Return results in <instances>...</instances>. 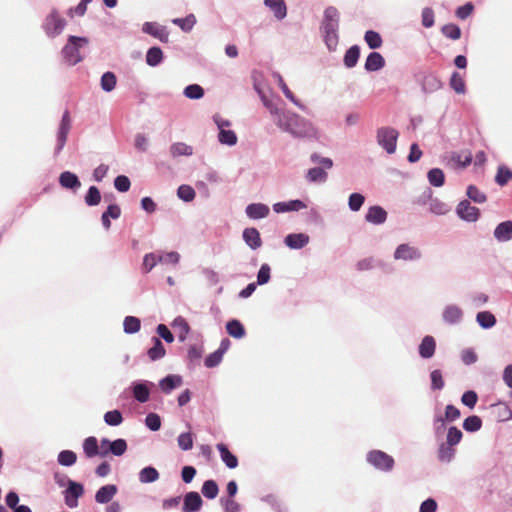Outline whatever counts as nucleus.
<instances>
[{
  "label": "nucleus",
  "mask_w": 512,
  "mask_h": 512,
  "mask_svg": "<svg viewBox=\"0 0 512 512\" xmlns=\"http://www.w3.org/2000/svg\"><path fill=\"white\" fill-rule=\"evenodd\" d=\"M325 43L330 51L338 45L339 12L335 7H327L324 12Z\"/></svg>",
  "instance_id": "f257e3e1"
},
{
  "label": "nucleus",
  "mask_w": 512,
  "mask_h": 512,
  "mask_svg": "<svg viewBox=\"0 0 512 512\" xmlns=\"http://www.w3.org/2000/svg\"><path fill=\"white\" fill-rule=\"evenodd\" d=\"M398 137L399 132L393 127L383 126L376 131L377 144L388 154L395 153Z\"/></svg>",
  "instance_id": "f03ea898"
},
{
  "label": "nucleus",
  "mask_w": 512,
  "mask_h": 512,
  "mask_svg": "<svg viewBox=\"0 0 512 512\" xmlns=\"http://www.w3.org/2000/svg\"><path fill=\"white\" fill-rule=\"evenodd\" d=\"M367 462L375 469L390 472L394 468V459L392 456L381 450H371L366 456Z\"/></svg>",
  "instance_id": "7ed1b4c3"
},
{
  "label": "nucleus",
  "mask_w": 512,
  "mask_h": 512,
  "mask_svg": "<svg viewBox=\"0 0 512 512\" xmlns=\"http://www.w3.org/2000/svg\"><path fill=\"white\" fill-rule=\"evenodd\" d=\"M87 39L70 36L68 43L64 46L62 54L66 62L70 65H75L81 61L82 57L79 53V48L82 44H86Z\"/></svg>",
  "instance_id": "20e7f679"
},
{
  "label": "nucleus",
  "mask_w": 512,
  "mask_h": 512,
  "mask_svg": "<svg viewBox=\"0 0 512 512\" xmlns=\"http://www.w3.org/2000/svg\"><path fill=\"white\" fill-rule=\"evenodd\" d=\"M393 257L395 260L418 261L422 258V252L416 246L403 243L396 247Z\"/></svg>",
  "instance_id": "39448f33"
},
{
  "label": "nucleus",
  "mask_w": 512,
  "mask_h": 512,
  "mask_svg": "<svg viewBox=\"0 0 512 512\" xmlns=\"http://www.w3.org/2000/svg\"><path fill=\"white\" fill-rule=\"evenodd\" d=\"M65 24V20L56 11H52L45 19L44 29L49 36H56L62 32Z\"/></svg>",
  "instance_id": "423d86ee"
},
{
  "label": "nucleus",
  "mask_w": 512,
  "mask_h": 512,
  "mask_svg": "<svg viewBox=\"0 0 512 512\" xmlns=\"http://www.w3.org/2000/svg\"><path fill=\"white\" fill-rule=\"evenodd\" d=\"M84 493L83 485L72 480H68V488L64 492L65 503L74 508L78 505V498Z\"/></svg>",
  "instance_id": "0eeeda50"
},
{
  "label": "nucleus",
  "mask_w": 512,
  "mask_h": 512,
  "mask_svg": "<svg viewBox=\"0 0 512 512\" xmlns=\"http://www.w3.org/2000/svg\"><path fill=\"white\" fill-rule=\"evenodd\" d=\"M456 213L464 221L475 222L480 216V211L472 206L468 200L461 201L456 208Z\"/></svg>",
  "instance_id": "6e6552de"
},
{
  "label": "nucleus",
  "mask_w": 512,
  "mask_h": 512,
  "mask_svg": "<svg viewBox=\"0 0 512 512\" xmlns=\"http://www.w3.org/2000/svg\"><path fill=\"white\" fill-rule=\"evenodd\" d=\"M70 129H71L70 113H69V111L66 110L62 115L61 123H60L58 133H57L58 144L56 147V153H59L63 149V147L67 141V136H68Z\"/></svg>",
  "instance_id": "1a4fd4ad"
},
{
  "label": "nucleus",
  "mask_w": 512,
  "mask_h": 512,
  "mask_svg": "<svg viewBox=\"0 0 512 512\" xmlns=\"http://www.w3.org/2000/svg\"><path fill=\"white\" fill-rule=\"evenodd\" d=\"M142 31L147 33L157 39H159L163 43H167L169 41V33L166 27L161 26L154 22H146L143 24Z\"/></svg>",
  "instance_id": "9d476101"
},
{
  "label": "nucleus",
  "mask_w": 512,
  "mask_h": 512,
  "mask_svg": "<svg viewBox=\"0 0 512 512\" xmlns=\"http://www.w3.org/2000/svg\"><path fill=\"white\" fill-rule=\"evenodd\" d=\"M443 321L448 324H457L463 318V311L455 304L447 305L442 312Z\"/></svg>",
  "instance_id": "9b49d317"
},
{
  "label": "nucleus",
  "mask_w": 512,
  "mask_h": 512,
  "mask_svg": "<svg viewBox=\"0 0 512 512\" xmlns=\"http://www.w3.org/2000/svg\"><path fill=\"white\" fill-rule=\"evenodd\" d=\"M118 488L114 484H107L98 489L95 494V501L99 504L109 503L117 494Z\"/></svg>",
  "instance_id": "f8f14e48"
},
{
  "label": "nucleus",
  "mask_w": 512,
  "mask_h": 512,
  "mask_svg": "<svg viewBox=\"0 0 512 512\" xmlns=\"http://www.w3.org/2000/svg\"><path fill=\"white\" fill-rule=\"evenodd\" d=\"M386 219L387 212L378 205L371 206L365 215V220L374 225H381Z\"/></svg>",
  "instance_id": "ddd939ff"
},
{
  "label": "nucleus",
  "mask_w": 512,
  "mask_h": 512,
  "mask_svg": "<svg viewBox=\"0 0 512 512\" xmlns=\"http://www.w3.org/2000/svg\"><path fill=\"white\" fill-rule=\"evenodd\" d=\"M202 498L197 492H189L184 497L183 512H196L202 506Z\"/></svg>",
  "instance_id": "4468645a"
},
{
  "label": "nucleus",
  "mask_w": 512,
  "mask_h": 512,
  "mask_svg": "<svg viewBox=\"0 0 512 512\" xmlns=\"http://www.w3.org/2000/svg\"><path fill=\"white\" fill-rule=\"evenodd\" d=\"M308 242H309V236L305 233L288 234L284 239V243L290 249H301L304 246H306L308 244Z\"/></svg>",
  "instance_id": "2eb2a0df"
},
{
  "label": "nucleus",
  "mask_w": 512,
  "mask_h": 512,
  "mask_svg": "<svg viewBox=\"0 0 512 512\" xmlns=\"http://www.w3.org/2000/svg\"><path fill=\"white\" fill-rule=\"evenodd\" d=\"M384 66V57L378 52H371L366 58L364 68L368 72H374L381 70Z\"/></svg>",
  "instance_id": "dca6fc26"
},
{
  "label": "nucleus",
  "mask_w": 512,
  "mask_h": 512,
  "mask_svg": "<svg viewBox=\"0 0 512 512\" xmlns=\"http://www.w3.org/2000/svg\"><path fill=\"white\" fill-rule=\"evenodd\" d=\"M494 237L499 242H507L512 239V221H504L497 225Z\"/></svg>",
  "instance_id": "f3484780"
},
{
  "label": "nucleus",
  "mask_w": 512,
  "mask_h": 512,
  "mask_svg": "<svg viewBox=\"0 0 512 512\" xmlns=\"http://www.w3.org/2000/svg\"><path fill=\"white\" fill-rule=\"evenodd\" d=\"M435 349H436V341L435 339L430 336V335H427L425 336L420 345H419V355L424 358V359H429L431 357H433L434 353H435Z\"/></svg>",
  "instance_id": "a211bd4d"
},
{
  "label": "nucleus",
  "mask_w": 512,
  "mask_h": 512,
  "mask_svg": "<svg viewBox=\"0 0 512 512\" xmlns=\"http://www.w3.org/2000/svg\"><path fill=\"white\" fill-rule=\"evenodd\" d=\"M456 454V448L446 442H441L437 451V458L442 463H450Z\"/></svg>",
  "instance_id": "6ab92c4d"
},
{
  "label": "nucleus",
  "mask_w": 512,
  "mask_h": 512,
  "mask_svg": "<svg viewBox=\"0 0 512 512\" xmlns=\"http://www.w3.org/2000/svg\"><path fill=\"white\" fill-rule=\"evenodd\" d=\"M421 86L425 93H433L442 87V82L436 75L430 73L423 76Z\"/></svg>",
  "instance_id": "aec40b11"
},
{
  "label": "nucleus",
  "mask_w": 512,
  "mask_h": 512,
  "mask_svg": "<svg viewBox=\"0 0 512 512\" xmlns=\"http://www.w3.org/2000/svg\"><path fill=\"white\" fill-rule=\"evenodd\" d=\"M243 239L253 250L258 249L262 245L260 233L256 228H246L243 231Z\"/></svg>",
  "instance_id": "412c9836"
},
{
  "label": "nucleus",
  "mask_w": 512,
  "mask_h": 512,
  "mask_svg": "<svg viewBox=\"0 0 512 512\" xmlns=\"http://www.w3.org/2000/svg\"><path fill=\"white\" fill-rule=\"evenodd\" d=\"M269 211V207L262 203H253L246 207V214L251 219L265 218L268 216Z\"/></svg>",
  "instance_id": "4be33fe9"
},
{
  "label": "nucleus",
  "mask_w": 512,
  "mask_h": 512,
  "mask_svg": "<svg viewBox=\"0 0 512 512\" xmlns=\"http://www.w3.org/2000/svg\"><path fill=\"white\" fill-rule=\"evenodd\" d=\"M216 448L220 453L222 461L226 464L228 468L234 469L238 466L237 457L229 451L228 447L225 444L218 443L216 445Z\"/></svg>",
  "instance_id": "5701e85b"
},
{
  "label": "nucleus",
  "mask_w": 512,
  "mask_h": 512,
  "mask_svg": "<svg viewBox=\"0 0 512 512\" xmlns=\"http://www.w3.org/2000/svg\"><path fill=\"white\" fill-rule=\"evenodd\" d=\"M306 208V205L300 200H291L288 202H278L273 205L276 213H283L288 211H299Z\"/></svg>",
  "instance_id": "b1692460"
},
{
  "label": "nucleus",
  "mask_w": 512,
  "mask_h": 512,
  "mask_svg": "<svg viewBox=\"0 0 512 512\" xmlns=\"http://www.w3.org/2000/svg\"><path fill=\"white\" fill-rule=\"evenodd\" d=\"M182 377L179 375H168L159 382V387L164 393H170L173 389L182 385Z\"/></svg>",
  "instance_id": "393cba45"
},
{
  "label": "nucleus",
  "mask_w": 512,
  "mask_h": 512,
  "mask_svg": "<svg viewBox=\"0 0 512 512\" xmlns=\"http://www.w3.org/2000/svg\"><path fill=\"white\" fill-rule=\"evenodd\" d=\"M264 3L278 20H282L286 17L287 7L283 0H265Z\"/></svg>",
  "instance_id": "a878e982"
},
{
  "label": "nucleus",
  "mask_w": 512,
  "mask_h": 512,
  "mask_svg": "<svg viewBox=\"0 0 512 512\" xmlns=\"http://www.w3.org/2000/svg\"><path fill=\"white\" fill-rule=\"evenodd\" d=\"M153 346L148 349L147 355L151 361H156L158 359H161L165 356V348L162 344L161 340L157 337L152 338Z\"/></svg>",
  "instance_id": "bb28decb"
},
{
  "label": "nucleus",
  "mask_w": 512,
  "mask_h": 512,
  "mask_svg": "<svg viewBox=\"0 0 512 512\" xmlns=\"http://www.w3.org/2000/svg\"><path fill=\"white\" fill-rule=\"evenodd\" d=\"M360 57V47L358 45L351 46L344 55V65L346 68H353L358 63Z\"/></svg>",
  "instance_id": "cd10ccee"
},
{
  "label": "nucleus",
  "mask_w": 512,
  "mask_h": 512,
  "mask_svg": "<svg viewBox=\"0 0 512 512\" xmlns=\"http://www.w3.org/2000/svg\"><path fill=\"white\" fill-rule=\"evenodd\" d=\"M59 183L62 187L67 189H74L80 187L81 183L78 177L69 171L61 173L59 177Z\"/></svg>",
  "instance_id": "c85d7f7f"
},
{
  "label": "nucleus",
  "mask_w": 512,
  "mask_h": 512,
  "mask_svg": "<svg viewBox=\"0 0 512 512\" xmlns=\"http://www.w3.org/2000/svg\"><path fill=\"white\" fill-rule=\"evenodd\" d=\"M83 450H84L85 455L88 458H92V457H95L97 455L100 456L98 441L93 436H90V437H88V438H86L84 440V442H83Z\"/></svg>",
  "instance_id": "c756f323"
},
{
  "label": "nucleus",
  "mask_w": 512,
  "mask_h": 512,
  "mask_svg": "<svg viewBox=\"0 0 512 512\" xmlns=\"http://www.w3.org/2000/svg\"><path fill=\"white\" fill-rule=\"evenodd\" d=\"M431 195H432V191L429 190V197H430L429 210H430V212L433 214H436V215L446 214L449 211L448 205L446 203L442 202L441 200H439L438 198H432Z\"/></svg>",
  "instance_id": "7c9ffc66"
},
{
  "label": "nucleus",
  "mask_w": 512,
  "mask_h": 512,
  "mask_svg": "<svg viewBox=\"0 0 512 512\" xmlns=\"http://www.w3.org/2000/svg\"><path fill=\"white\" fill-rule=\"evenodd\" d=\"M476 321L484 329L492 328L496 324L495 316L489 311L478 312Z\"/></svg>",
  "instance_id": "2f4dec72"
},
{
  "label": "nucleus",
  "mask_w": 512,
  "mask_h": 512,
  "mask_svg": "<svg viewBox=\"0 0 512 512\" xmlns=\"http://www.w3.org/2000/svg\"><path fill=\"white\" fill-rule=\"evenodd\" d=\"M227 333L234 338H242L245 335V328L239 320L233 319L226 324Z\"/></svg>",
  "instance_id": "473e14b6"
},
{
  "label": "nucleus",
  "mask_w": 512,
  "mask_h": 512,
  "mask_svg": "<svg viewBox=\"0 0 512 512\" xmlns=\"http://www.w3.org/2000/svg\"><path fill=\"white\" fill-rule=\"evenodd\" d=\"M429 183L434 187H441L445 182L444 172L440 168H432L427 173Z\"/></svg>",
  "instance_id": "72a5a7b5"
},
{
  "label": "nucleus",
  "mask_w": 512,
  "mask_h": 512,
  "mask_svg": "<svg viewBox=\"0 0 512 512\" xmlns=\"http://www.w3.org/2000/svg\"><path fill=\"white\" fill-rule=\"evenodd\" d=\"M150 390L145 383H137L133 387V396L134 398L141 402L145 403L149 400Z\"/></svg>",
  "instance_id": "f704fd0d"
},
{
  "label": "nucleus",
  "mask_w": 512,
  "mask_h": 512,
  "mask_svg": "<svg viewBox=\"0 0 512 512\" xmlns=\"http://www.w3.org/2000/svg\"><path fill=\"white\" fill-rule=\"evenodd\" d=\"M364 40L370 49H378L382 46L383 43L380 34L373 30H368L365 32Z\"/></svg>",
  "instance_id": "c9c22d12"
},
{
  "label": "nucleus",
  "mask_w": 512,
  "mask_h": 512,
  "mask_svg": "<svg viewBox=\"0 0 512 512\" xmlns=\"http://www.w3.org/2000/svg\"><path fill=\"white\" fill-rule=\"evenodd\" d=\"M163 59L162 50L159 47H151L146 54V62L149 66H157Z\"/></svg>",
  "instance_id": "e433bc0d"
},
{
  "label": "nucleus",
  "mask_w": 512,
  "mask_h": 512,
  "mask_svg": "<svg viewBox=\"0 0 512 512\" xmlns=\"http://www.w3.org/2000/svg\"><path fill=\"white\" fill-rule=\"evenodd\" d=\"M170 153L173 157L190 156L193 153V148L185 143H174L170 147Z\"/></svg>",
  "instance_id": "4c0bfd02"
},
{
  "label": "nucleus",
  "mask_w": 512,
  "mask_h": 512,
  "mask_svg": "<svg viewBox=\"0 0 512 512\" xmlns=\"http://www.w3.org/2000/svg\"><path fill=\"white\" fill-rule=\"evenodd\" d=\"M172 326L175 329L179 330V333H178L179 340L180 341H184L186 339L187 335L190 332V327H189V324L187 323V321L184 318H182V317H177L173 321Z\"/></svg>",
  "instance_id": "58836bf2"
},
{
  "label": "nucleus",
  "mask_w": 512,
  "mask_h": 512,
  "mask_svg": "<svg viewBox=\"0 0 512 512\" xmlns=\"http://www.w3.org/2000/svg\"><path fill=\"white\" fill-rule=\"evenodd\" d=\"M172 22L179 26L184 32H189L196 24V17L193 14H189L185 18H175Z\"/></svg>",
  "instance_id": "ea45409f"
},
{
  "label": "nucleus",
  "mask_w": 512,
  "mask_h": 512,
  "mask_svg": "<svg viewBox=\"0 0 512 512\" xmlns=\"http://www.w3.org/2000/svg\"><path fill=\"white\" fill-rule=\"evenodd\" d=\"M202 494L208 499H214L217 497L219 488L214 480H207L202 485Z\"/></svg>",
  "instance_id": "a19ab883"
},
{
  "label": "nucleus",
  "mask_w": 512,
  "mask_h": 512,
  "mask_svg": "<svg viewBox=\"0 0 512 512\" xmlns=\"http://www.w3.org/2000/svg\"><path fill=\"white\" fill-rule=\"evenodd\" d=\"M450 86L458 94H464L466 92L465 81L458 72H453L451 75Z\"/></svg>",
  "instance_id": "79ce46f5"
},
{
  "label": "nucleus",
  "mask_w": 512,
  "mask_h": 512,
  "mask_svg": "<svg viewBox=\"0 0 512 512\" xmlns=\"http://www.w3.org/2000/svg\"><path fill=\"white\" fill-rule=\"evenodd\" d=\"M512 179V171L504 165L498 167L495 181L498 185L504 186Z\"/></svg>",
  "instance_id": "37998d69"
},
{
  "label": "nucleus",
  "mask_w": 512,
  "mask_h": 512,
  "mask_svg": "<svg viewBox=\"0 0 512 512\" xmlns=\"http://www.w3.org/2000/svg\"><path fill=\"white\" fill-rule=\"evenodd\" d=\"M77 461V455L71 450H63L58 454V463L62 466H72Z\"/></svg>",
  "instance_id": "c03bdc74"
},
{
  "label": "nucleus",
  "mask_w": 512,
  "mask_h": 512,
  "mask_svg": "<svg viewBox=\"0 0 512 512\" xmlns=\"http://www.w3.org/2000/svg\"><path fill=\"white\" fill-rule=\"evenodd\" d=\"M482 420L476 415L467 417L463 422V428L467 432H476L481 429Z\"/></svg>",
  "instance_id": "a18cd8bd"
},
{
  "label": "nucleus",
  "mask_w": 512,
  "mask_h": 512,
  "mask_svg": "<svg viewBox=\"0 0 512 512\" xmlns=\"http://www.w3.org/2000/svg\"><path fill=\"white\" fill-rule=\"evenodd\" d=\"M124 331L128 334L136 333L140 330L141 322L137 317L127 316L123 322Z\"/></svg>",
  "instance_id": "49530a36"
},
{
  "label": "nucleus",
  "mask_w": 512,
  "mask_h": 512,
  "mask_svg": "<svg viewBox=\"0 0 512 512\" xmlns=\"http://www.w3.org/2000/svg\"><path fill=\"white\" fill-rule=\"evenodd\" d=\"M139 478L143 483L154 482L159 478V473L153 467H145L140 471Z\"/></svg>",
  "instance_id": "de8ad7c7"
},
{
  "label": "nucleus",
  "mask_w": 512,
  "mask_h": 512,
  "mask_svg": "<svg viewBox=\"0 0 512 512\" xmlns=\"http://www.w3.org/2000/svg\"><path fill=\"white\" fill-rule=\"evenodd\" d=\"M218 140L221 144L233 146L237 143V136L232 130L219 131Z\"/></svg>",
  "instance_id": "09e8293b"
},
{
  "label": "nucleus",
  "mask_w": 512,
  "mask_h": 512,
  "mask_svg": "<svg viewBox=\"0 0 512 512\" xmlns=\"http://www.w3.org/2000/svg\"><path fill=\"white\" fill-rule=\"evenodd\" d=\"M127 450V443L124 439H117L114 441H110L109 444V453H112L115 456L123 455Z\"/></svg>",
  "instance_id": "8fccbe9b"
},
{
  "label": "nucleus",
  "mask_w": 512,
  "mask_h": 512,
  "mask_svg": "<svg viewBox=\"0 0 512 512\" xmlns=\"http://www.w3.org/2000/svg\"><path fill=\"white\" fill-rule=\"evenodd\" d=\"M463 437V434L459 428L456 426H451L448 429L447 436H446V443L449 445L456 446L460 443L461 439Z\"/></svg>",
  "instance_id": "3c124183"
},
{
  "label": "nucleus",
  "mask_w": 512,
  "mask_h": 512,
  "mask_svg": "<svg viewBox=\"0 0 512 512\" xmlns=\"http://www.w3.org/2000/svg\"><path fill=\"white\" fill-rule=\"evenodd\" d=\"M365 202V197L360 193H352L348 199L349 209L353 212H357L361 209Z\"/></svg>",
  "instance_id": "603ef678"
},
{
  "label": "nucleus",
  "mask_w": 512,
  "mask_h": 512,
  "mask_svg": "<svg viewBox=\"0 0 512 512\" xmlns=\"http://www.w3.org/2000/svg\"><path fill=\"white\" fill-rule=\"evenodd\" d=\"M104 421L110 426H117L123 422V417L119 410H111L105 413Z\"/></svg>",
  "instance_id": "864d4df0"
},
{
  "label": "nucleus",
  "mask_w": 512,
  "mask_h": 512,
  "mask_svg": "<svg viewBox=\"0 0 512 512\" xmlns=\"http://www.w3.org/2000/svg\"><path fill=\"white\" fill-rule=\"evenodd\" d=\"M116 86V76L112 72H106L101 78V87L104 91L110 92Z\"/></svg>",
  "instance_id": "5fc2aeb1"
},
{
  "label": "nucleus",
  "mask_w": 512,
  "mask_h": 512,
  "mask_svg": "<svg viewBox=\"0 0 512 512\" xmlns=\"http://www.w3.org/2000/svg\"><path fill=\"white\" fill-rule=\"evenodd\" d=\"M178 446L181 450L187 451L193 447V436L190 432L181 433L177 438Z\"/></svg>",
  "instance_id": "6e6d98bb"
},
{
  "label": "nucleus",
  "mask_w": 512,
  "mask_h": 512,
  "mask_svg": "<svg viewBox=\"0 0 512 512\" xmlns=\"http://www.w3.org/2000/svg\"><path fill=\"white\" fill-rule=\"evenodd\" d=\"M467 196L469 199H471L472 201L476 202V203H484L486 201V195L481 192L476 186L474 185H469L467 187V192H466Z\"/></svg>",
  "instance_id": "4d7b16f0"
},
{
  "label": "nucleus",
  "mask_w": 512,
  "mask_h": 512,
  "mask_svg": "<svg viewBox=\"0 0 512 512\" xmlns=\"http://www.w3.org/2000/svg\"><path fill=\"white\" fill-rule=\"evenodd\" d=\"M101 201L100 191L97 187L91 186L85 197V202L89 206L98 205Z\"/></svg>",
  "instance_id": "13d9d810"
},
{
  "label": "nucleus",
  "mask_w": 512,
  "mask_h": 512,
  "mask_svg": "<svg viewBox=\"0 0 512 512\" xmlns=\"http://www.w3.org/2000/svg\"><path fill=\"white\" fill-rule=\"evenodd\" d=\"M184 95L190 99H200L204 95V90L198 84H191L184 89Z\"/></svg>",
  "instance_id": "bf43d9fd"
},
{
  "label": "nucleus",
  "mask_w": 512,
  "mask_h": 512,
  "mask_svg": "<svg viewBox=\"0 0 512 512\" xmlns=\"http://www.w3.org/2000/svg\"><path fill=\"white\" fill-rule=\"evenodd\" d=\"M442 33L445 37L457 40L461 36L460 28L455 24H446L442 27Z\"/></svg>",
  "instance_id": "052dcab7"
},
{
  "label": "nucleus",
  "mask_w": 512,
  "mask_h": 512,
  "mask_svg": "<svg viewBox=\"0 0 512 512\" xmlns=\"http://www.w3.org/2000/svg\"><path fill=\"white\" fill-rule=\"evenodd\" d=\"M177 195L180 199L189 202L195 198L196 193L191 186L181 185L177 190Z\"/></svg>",
  "instance_id": "680f3d73"
},
{
  "label": "nucleus",
  "mask_w": 512,
  "mask_h": 512,
  "mask_svg": "<svg viewBox=\"0 0 512 512\" xmlns=\"http://www.w3.org/2000/svg\"><path fill=\"white\" fill-rule=\"evenodd\" d=\"M431 378V388L432 390H441L443 389L445 383L442 377V373L440 370H433L430 374Z\"/></svg>",
  "instance_id": "e2e57ef3"
},
{
  "label": "nucleus",
  "mask_w": 512,
  "mask_h": 512,
  "mask_svg": "<svg viewBox=\"0 0 512 512\" xmlns=\"http://www.w3.org/2000/svg\"><path fill=\"white\" fill-rule=\"evenodd\" d=\"M158 261H159V256H157L156 254H154V253L146 254L144 256L143 264H142L144 272L145 273L150 272L155 267V265L157 264Z\"/></svg>",
  "instance_id": "0e129e2a"
},
{
  "label": "nucleus",
  "mask_w": 512,
  "mask_h": 512,
  "mask_svg": "<svg viewBox=\"0 0 512 512\" xmlns=\"http://www.w3.org/2000/svg\"><path fill=\"white\" fill-rule=\"evenodd\" d=\"M146 426L152 431H158L161 427V419L155 413H149L145 418Z\"/></svg>",
  "instance_id": "69168bd1"
},
{
  "label": "nucleus",
  "mask_w": 512,
  "mask_h": 512,
  "mask_svg": "<svg viewBox=\"0 0 512 512\" xmlns=\"http://www.w3.org/2000/svg\"><path fill=\"white\" fill-rule=\"evenodd\" d=\"M477 400L478 395L475 391L472 390L466 391L461 397V402L470 409L475 407Z\"/></svg>",
  "instance_id": "338daca9"
},
{
  "label": "nucleus",
  "mask_w": 512,
  "mask_h": 512,
  "mask_svg": "<svg viewBox=\"0 0 512 512\" xmlns=\"http://www.w3.org/2000/svg\"><path fill=\"white\" fill-rule=\"evenodd\" d=\"M130 180L125 175H119L114 180V186L119 192H127L130 189Z\"/></svg>",
  "instance_id": "774afa93"
}]
</instances>
